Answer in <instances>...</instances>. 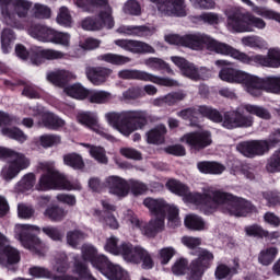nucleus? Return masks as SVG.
<instances>
[{
	"mask_svg": "<svg viewBox=\"0 0 280 280\" xmlns=\"http://www.w3.org/2000/svg\"><path fill=\"white\" fill-rule=\"evenodd\" d=\"M166 187L172 194L182 196L184 202L201 207V211L206 215H210V213H214V211L220 209L226 215L244 218L253 211V203L250 201L221 190L208 189L203 195L189 192V188L176 179H170L166 183Z\"/></svg>",
	"mask_w": 280,
	"mask_h": 280,
	"instance_id": "nucleus-1",
	"label": "nucleus"
},
{
	"mask_svg": "<svg viewBox=\"0 0 280 280\" xmlns=\"http://www.w3.org/2000/svg\"><path fill=\"white\" fill-rule=\"evenodd\" d=\"M219 78L229 84H241L252 97H261L264 91L280 95V77L261 79L255 74L235 68H222Z\"/></svg>",
	"mask_w": 280,
	"mask_h": 280,
	"instance_id": "nucleus-2",
	"label": "nucleus"
},
{
	"mask_svg": "<svg viewBox=\"0 0 280 280\" xmlns=\"http://www.w3.org/2000/svg\"><path fill=\"white\" fill-rule=\"evenodd\" d=\"M75 5L83 12H98V18H85L81 26L88 32H100V30H113L115 27V18H113V8L108 0H74Z\"/></svg>",
	"mask_w": 280,
	"mask_h": 280,
	"instance_id": "nucleus-3",
	"label": "nucleus"
},
{
	"mask_svg": "<svg viewBox=\"0 0 280 280\" xmlns=\"http://www.w3.org/2000/svg\"><path fill=\"white\" fill-rule=\"evenodd\" d=\"M105 119L109 126L118 130L120 135L130 137L135 130H141L148 125V112L145 110H124L120 113L109 112L105 114Z\"/></svg>",
	"mask_w": 280,
	"mask_h": 280,
	"instance_id": "nucleus-4",
	"label": "nucleus"
},
{
	"mask_svg": "<svg viewBox=\"0 0 280 280\" xmlns=\"http://www.w3.org/2000/svg\"><path fill=\"white\" fill-rule=\"evenodd\" d=\"M180 242L186 248H190V255L197 257L190 264V276L188 280H202V276L211 267L213 261V253L205 248H198L202 244V240L194 236H183Z\"/></svg>",
	"mask_w": 280,
	"mask_h": 280,
	"instance_id": "nucleus-5",
	"label": "nucleus"
},
{
	"mask_svg": "<svg viewBox=\"0 0 280 280\" xmlns=\"http://www.w3.org/2000/svg\"><path fill=\"white\" fill-rule=\"evenodd\" d=\"M168 45H180L182 47H189V49H195L199 51L200 49H208V51H214V54H220L224 56V48L226 43L215 40L213 37L203 34H190L180 36L177 34H167L164 37Z\"/></svg>",
	"mask_w": 280,
	"mask_h": 280,
	"instance_id": "nucleus-6",
	"label": "nucleus"
},
{
	"mask_svg": "<svg viewBox=\"0 0 280 280\" xmlns=\"http://www.w3.org/2000/svg\"><path fill=\"white\" fill-rule=\"evenodd\" d=\"M198 113L214 124L222 122L223 128H226L228 130H233L235 128H250L253 124H255V118L242 114V108L226 112L223 117L218 109H213V107L209 106H199Z\"/></svg>",
	"mask_w": 280,
	"mask_h": 280,
	"instance_id": "nucleus-7",
	"label": "nucleus"
},
{
	"mask_svg": "<svg viewBox=\"0 0 280 280\" xmlns=\"http://www.w3.org/2000/svg\"><path fill=\"white\" fill-rule=\"evenodd\" d=\"M223 56H230L243 65H257L259 67H268L269 69H279L280 67L279 48H269L266 56L260 54L249 56L248 54L225 44Z\"/></svg>",
	"mask_w": 280,
	"mask_h": 280,
	"instance_id": "nucleus-8",
	"label": "nucleus"
},
{
	"mask_svg": "<svg viewBox=\"0 0 280 280\" xmlns=\"http://www.w3.org/2000/svg\"><path fill=\"white\" fill-rule=\"evenodd\" d=\"M38 170L44 172L38 182V189H67L68 191H80L82 185L79 182H69L65 175L58 173L54 162H42Z\"/></svg>",
	"mask_w": 280,
	"mask_h": 280,
	"instance_id": "nucleus-9",
	"label": "nucleus"
},
{
	"mask_svg": "<svg viewBox=\"0 0 280 280\" xmlns=\"http://www.w3.org/2000/svg\"><path fill=\"white\" fill-rule=\"evenodd\" d=\"M32 10V1L28 0H0V12L2 23L14 27V30H24L23 22L19 19H27Z\"/></svg>",
	"mask_w": 280,
	"mask_h": 280,
	"instance_id": "nucleus-10",
	"label": "nucleus"
},
{
	"mask_svg": "<svg viewBox=\"0 0 280 280\" xmlns=\"http://www.w3.org/2000/svg\"><path fill=\"white\" fill-rule=\"evenodd\" d=\"M226 16V30L232 34L255 32V27L256 30H266V21L250 12H228Z\"/></svg>",
	"mask_w": 280,
	"mask_h": 280,
	"instance_id": "nucleus-11",
	"label": "nucleus"
},
{
	"mask_svg": "<svg viewBox=\"0 0 280 280\" xmlns=\"http://www.w3.org/2000/svg\"><path fill=\"white\" fill-rule=\"evenodd\" d=\"M0 159H9V162L1 171V176L4 180L16 178L23 170H27L31 165V161L23 153L3 147H0Z\"/></svg>",
	"mask_w": 280,
	"mask_h": 280,
	"instance_id": "nucleus-12",
	"label": "nucleus"
},
{
	"mask_svg": "<svg viewBox=\"0 0 280 280\" xmlns=\"http://www.w3.org/2000/svg\"><path fill=\"white\" fill-rule=\"evenodd\" d=\"M35 233H40V228L30 224H19L15 226V235L22 246L35 255H44L45 244Z\"/></svg>",
	"mask_w": 280,
	"mask_h": 280,
	"instance_id": "nucleus-13",
	"label": "nucleus"
},
{
	"mask_svg": "<svg viewBox=\"0 0 280 280\" xmlns=\"http://www.w3.org/2000/svg\"><path fill=\"white\" fill-rule=\"evenodd\" d=\"M124 215L131 228L141 231L142 235H145V237H156L158 233L165 231V217H155V219H151L150 222L145 223L139 221L132 210H126Z\"/></svg>",
	"mask_w": 280,
	"mask_h": 280,
	"instance_id": "nucleus-14",
	"label": "nucleus"
},
{
	"mask_svg": "<svg viewBox=\"0 0 280 280\" xmlns=\"http://www.w3.org/2000/svg\"><path fill=\"white\" fill-rule=\"evenodd\" d=\"M120 80H140L142 82H152L160 86H178V81L170 78H161L143 70L122 69L118 71Z\"/></svg>",
	"mask_w": 280,
	"mask_h": 280,
	"instance_id": "nucleus-15",
	"label": "nucleus"
},
{
	"mask_svg": "<svg viewBox=\"0 0 280 280\" xmlns=\"http://www.w3.org/2000/svg\"><path fill=\"white\" fill-rule=\"evenodd\" d=\"M156 3L161 16H185L187 14V3L185 0H150Z\"/></svg>",
	"mask_w": 280,
	"mask_h": 280,
	"instance_id": "nucleus-16",
	"label": "nucleus"
},
{
	"mask_svg": "<svg viewBox=\"0 0 280 280\" xmlns=\"http://www.w3.org/2000/svg\"><path fill=\"white\" fill-rule=\"evenodd\" d=\"M104 186L116 198H126L130 194V182L117 175L106 177Z\"/></svg>",
	"mask_w": 280,
	"mask_h": 280,
	"instance_id": "nucleus-17",
	"label": "nucleus"
},
{
	"mask_svg": "<svg viewBox=\"0 0 280 280\" xmlns=\"http://www.w3.org/2000/svg\"><path fill=\"white\" fill-rule=\"evenodd\" d=\"M182 143H186L192 150H203L213 143L211 140V132L209 131H197L186 133L180 138Z\"/></svg>",
	"mask_w": 280,
	"mask_h": 280,
	"instance_id": "nucleus-18",
	"label": "nucleus"
},
{
	"mask_svg": "<svg viewBox=\"0 0 280 280\" xmlns=\"http://www.w3.org/2000/svg\"><path fill=\"white\" fill-rule=\"evenodd\" d=\"M114 45L131 54H154V47L144 42L135 39H116Z\"/></svg>",
	"mask_w": 280,
	"mask_h": 280,
	"instance_id": "nucleus-19",
	"label": "nucleus"
},
{
	"mask_svg": "<svg viewBox=\"0 0 280 280\" xmlns=\"http://www.w3.org/2000/svg\"><path fill=\"white\" fill-rule=\"evenodd\" d=\"M33 115L42 119L38 121L39 126H44V128H48V130H58V128H62L66 124L62 118L46 112L43 107H37Z\"/></svg>",
	"mask_w": 280,
	"mask_h": 280,
	"instance_id": "nucleus-20",
	"label": "nucleus"
},
{
	"mask_svg": "<svg viewBox=\"0 0 280 280\" xmlns=\"http://www.w3.org/2000/svg\"><path fill=\"white\" fill-rule=\"evenodd\" d=\"M77 121L81 124V126H85V128H90L96 135H101V137H106V131L100 126L97 120V113L95 112H79L77 114Z\"/></svg>",
	"mask_w": 280,
	"mask_h": 280,
	"instance_id": "nucleus-21",
	"label": "nucleus"
},
{
	"mask_svg": "<svg viewBox=\"0 0 280 280\" xmlns=\"http://www.w3.org/2000/svg\"><path fill=\"white\" fill-rule=\"evenodd\" d=\"M110 73H113V70L106 67H88L85 69V75L94 86L106 84Z\"/></svg>",
	"mask_w": 280,
	"mask_h": 280,
	"instance_id": "nucleus-22",
	"label": "nucleus"
},
{
	"mask_svg": "<svg viewBox=\"0 0 280 280\" xmlns=\"http://www.w3.org/2000/svg\"><path fill=\"white\" fill-rule=\"evenodd\" d=\"M21 261V252L14 246L4 243L0 248V265L12 266Z\"/></svg>",
	"mask_w": 280,
	"mask_h": 280,
	"instance_id": "nucleus-23",
	"label": "nucleus"
},
{
	"mask_svg": "<svg viewBox=\"0 0 280 280\" xmlns=\"http://www.w3.org/2000/svg\"><path fill=\"white\" fill-rule=\"evenodd\" d=\"M182 75L184 78H188V80H192L194 82H198L200 80H207L211 78V70L205 67H196V65L188 62L187 66L183 69Z\"/></svg>",
	"mask_w": 280,
	"mask_h": 280,
	"instance_id": "nucleus-24",
	"label": "nucleus"
},
{
	"mask_svg": "<svg viewBox=\"0 0 280 280\" xmlns=\"http://www.w3.org/2000/svg\"><path fill=\"white\" fill-rule=\"evenodd\" d=\"M143 253V247L135 246L130 243H122L120 255L125 261L129 264H141V254Z\"/></svg>",
	"mask_w": 280,
	"mask_h": 280,
	"instance_id": "nucleus-25",
	"label": "nucleus"
},
{
	"mask_svg": "<svg viewBox=\"0 0 280 280\" xmlns=\"http://www.w3.org/2000/svg\"><path fill=\"white\" fill-rule=\"evenodd\" d=\"M143 205L150 211L151 215H155V218H165L167 213V201L164 199L148 197L143 200Z\"/></svg>",
	"mask_w": 280,
	"mask_h": 280,
	"instance_id": "nucleus-26",
	"label": "nucleus"
},
{
	"mask_svg": "<svg viewBox=\"0 0 280 280\" xmlns=\"http://www.w3.org/2000/svg\"><path fill=\"white\" fill-rule=\"evenodd\" d=\"M75 74L69 70H56L47 74V80L51 82L55 86L65 89L67 82L75 80Z\"/></svg>",
	"mask_w": 280,
	"mask_h": 280,
	"instance_id": "nucleus-27",
	"label": "nucleus"
},
{
	"mask_svg": "<svg viewBox=\"0 0 280 280\" xmlns=\"http://www.w3.org/2000/svg\"><path fill=\"white\" fill-rule=\"evenodd\" d=\"M28 34L42 43H52L56 30L45 25H34L28 28Z\"/></svg>",
	"mask_w": 280,
	"mask_h": 280,
	"instance_id": "nucleus-28",
	"label": "nucleus"
},
{
	"mask_svg": "<svg viewBox=\"0 0 280 280\" xmlns=\"http://www.w3.org/2000/svg\"><path fill=\"white\" fill-rule=\"evenodd\" d=\"M280 141V130H277L275 133H272L268 140H254V154L255 156H261L262 154H266L268 150H270L271 145H275V143H279Z\"/></svg>",
	"mask_w": 280,
	"mask_h": 280,
	"instance_id": "nucleus-29",
	"label": "nucleus"
},
{
	"mask_svg": "<svg viewBox=\"0 0 280 280\" xmlns=\"http://www.w3.org/2000/svg\"><path fill=\"white\" fill-rule=\"evenodd\" d=\"M165 135H167L165 125H158L147 132V142L153 145H161L165 143Z\"/></svg>",
	"mask_w": 280,
	"mask_h": 280,
	"instance_id": "nucleus-30",
	"label": "nucleus"
},
{
	"mask_svg": "<svg viewBox=\"0 0 280 280\" xmlns=\"http://www.w3.org/2000/svg\"><path fill=\"white\" fill-rule=\"evenodd\" d=\"M187 97V94L183 91L172 92L166 94L165 96L158 97L153 101V106H174V104H178V102H183Z\"/></svg>",
	"mask_w": 280,
	"mask_h": 280,
	"instance_id": "nucleus-31",
	"label": "nucleus"
},
{
	"mask_svg": "<svg viewBox=\"0 0 280 280\" xmlns=\"http://www.w3.org/2000/svg\"><path fill=\"white\" fill-rule=\"evenodd\" d=\"M86 100L91 104H108L113 100V94L104 90H88Z\"/></svg>",
	"mask_w": 280,
	"mask_h": 280,
	"instance_id": "nucleus-32",
	"label": "nucleus"
},
{
	"mask_svg": "<svg viewBox=\"0 0 280 280\" xmlns=\"http://www.w3.org/2000/svg\"><path fill=\"white\" fill-rule=\"evenodd\" d=\"M241 43L243 47H249V49H268V42L264 37L257 35H247L242 37Z\"/></svg>",
	"mask_w": 280,
	"mask_h": 280,
	"instance_id": "nucleus-33",
	"label": "nucleus"
},
{
	"mask_svg": "<svg viewBox=\"0 0 280 280\" xmlns=\"http://www.w3.org/2000/svg\"><path fill=\"white\" fill-rule=\"evenodd\" d=\"M80 145L86 148L90 156L94 159V161H97V163H102L103 165L108 163V156H106V150L103 147L89 143H80Z\"/></svg>",
	"mask_w": 280,
	"mask_h": 280,
	"instance_id": "nucleus-34",
	"label": "nucleus"
},
{
	"mask_svg": "<svg viewBox=\"0 0 280 280\" xmlns=\"http://www.w3.org/2000/svg\"><path fill=\"white\" fill-rule=\"evenodd\" d=\"M97 60L100 62H107L108 65H115L116 67H121L124 65H128V62H131L132 59L130 57H126L118 54L107 52L100 55L97 57Z\"/></svg>",
	"mask_w": 280,
	"mask_h": 280,
	"instance_id": "nucleus-35",
	"label": "nucleus"
},
{
	"mask_svg": "<svg viewBox=\"0 0 280 280\" xmlns=\"http://www.w3.org/2000/svg\"><path fill=\"white\" fill-rule=\"evenodd\" d=\"M116 32L118 34H122L124 36H148L150 34V30L145 26H130V25H121Z\"/></svg>",
	"mask_w": 280,
	"mask_h": 280,
	"instance_id": "nucleus-36",
	"label": "nucleus"
},
{
	"mask_svg": "<svg viewBox=\"0 0 280 280\" xmlns=\"http://www.w3.org/2000/svg\"><path fill=\"white\" fill-rule=\"evenodd\" d=\"M16 40V34L11 28H3L1 32V49L4 54L12 51V44Z\"/></svg>",
	"mask_w": 280,
	"mask_h": 280,
	"instance_id": "nucleus-37",
	"label": "nucleus"
},
{
	"mask_svg": "<svg viewBox=\"0 0 280 280\" xmlns=\"http://www.w3.org/2000/svg\"><path fill=\"white\" fill-rule=\"evenodd\" d=\"M109 280H130V275L126 269L117 264H112L105 273Z\"/></svg>",
	"mask_w": 280,
	"mask_h": 280,
	"instance_id": "nucleus-38",
	"label": "nucleus"
},
{
	"mask_svg": "<svg viewBox=\"0 0 280 280\" xmlns=\"http://www.w3.org/2000/svg\"><path fill=\"white\" fill-rule=\"evenodd\" d=\"M63 93L69 97H73L74 100H86V95L89 90H86L82 84L74 83L72 85H67L63 88Z\"/></svg>",
	"mask_w": 280,
	"mask_h": 280,
	"instance_id": "nucleus-39",
	"label": "nucleus"
},
{
	"mask_svg": "<svg viewBox=\"0 0 280 280\" xmlns=\"http://www.w3.org/2000/svg\"><path fill=\"white\" fill-rule=\"evenodd\" d=\"M67 210L58 206H50L44 211V215L50 222H62L67 218Z\"/></svg>",
	"mask_w": 280,
	"mask_h": 280,
	"instance_id": "nucleus-40",
	"label": "nucleus"
},
{
	"mask_svg": "<svg viewBox=\"0 0 280 280\" xmlns=\"http://www.w3.org/2000/svg\"><path fill=\"white\" fill-rule=\"evenodd\" d=\"M241 113L244 115L243 110H246L249 115H256V117H259L260 119H270V112L266 109L265 107H261L259 105H250V104H245L242 105Z\"/></svg>",
	"mask_w": 280,
	"mask_h": 280,
	"instance_id": "nucleus-41",
	"label": "nucleus"
},
{
	"mask_svg": "<svg viewBox=\"0 0 280 280\" xmlns=\"http://www.w3.org/2000/svg\"><path fill=\"white\" fill-rule=\"evenodd\" d=\"M145 67L149 69H152V71H166L171 73V75H174V70L167 65V62L163 61L160 58L151 57L144 61Z\"/></svg>",
	"mask_w": 280,
	"mask_h": 280,
	"instance_id": "nucleus-42",
	"label": "nucleus"
},
{
	"mask_svg": "<svg viewBox=\"0 0 280 280\" xmlns=\"http://www.w3.org/2000/svg\"><path fill=\"white\" fill-rule=\"evenodd\" d=\"M277 255H279V249L277 247H268L258 254V262L261 266H270L277 259Z\"/></svg>",
	"mask_w": 280,
	"mask_h": 280,
	"instance_id": "nucleus-43",
	"label": "nucleus"
},
{
	"mask_svg": "<svg viewBox=\"0 0 280 280\" xmlns=\"http://www.w3.org/2000/svg\"><path fill=\"white\" fill-rule=\"evenodd\" d=\"M184 224L191 231H205V229H207V223H205V220L196 214L186 215Z\"/></svg>",
	"mask_w": 280,
	"mask_h": 280,
	"instance_id": "nucleus-44",
	"label": "nucleus"
},
{
	"mask_svg": "<svg viewBox=\"0 0 280 280\" xmlns=\"http://www.w3.org/2000/svg\"><path fill=\"white\" fill-rule=\"evenodd\" d=\"M166 213L168 226H171V229H176V226H180V210L178 209V207L167 203Z\"/></svg>",
	"mask_w": 280,
	"mask_h": 280,
	"instance_id": "nucleus-45",
	"label": "nucleus"
},
{
	"mask_svg": "<svg viewBox=\"0 0 280 280\" xmlns=\"http://www.w3.org/2000/svg\"><path fill=\"white\" fill-rule=\"evenodd\" d=\"M1 135H3V137H9V139H14L19 143H25L27 140V135L16 127L2 128Z\"/></svg>",
	"mask_w": 280,
	"mask_h": 280,
	"instance_id": "nucleus-46",
	"label": "nucleus"
},
{
	"mask_svg": "<svg viewBox=\"0 0 280 280\" xmlns=\"http://www.w3.org/2000/svg\"><path fill=\"white\" fill-rule=\"evenodd\" d=\"M252 12H254V14H257V16H262L264 19H269L280 23V13H277L276 11H272L271 9H268L266 7H258L254 3L252 5Z\"/></svg>",
	"mask_w": 280,
	"mask_h": 280,
	"instance_id": "nucleus-47",
	"label": "nucleus"
},
{
	"mask_svg": "<svg viewBox=\"0 0 280 280\" xmlns=\"http://www.w3.org/2000/svg\"><path fill=\"white\" fill-rule=\"evenodd\" d=\"M113 262H110V260H108V257H106L103 254H98L94 260H92V266L93 268H95V270H98V272L101 275H106V272H108V269L110 268Z\"/></svg>",
	"mask_w": 280,
	"mask_h": 280,
	"instance_id": "nucleus-48",
	"label": "nucleus"
},
{
	"mask_svg": "<svg viewBox=\"0 0 280 280\" xmlns=\"http://www.w3.org/2000/svg\"><path fill=\"white\" fill-rule=\"evenodd\" d=\"M63 163L73 170H84V160L82 159V155L78 153H70L65 155Z\"/></svg>",
	"mask_w": 280,
	"mask_h": 280,
	"instance_id": "nucleus-49",
	"label": "nucleus"
},
{
	"mask_svg": "<svg viewBox=\"0 0 280 280\" xmlns=\"http://www.w3.org/2000/svg\"><path fill=\"white\" fill-rule=\"evenodd\" d=\"M66 240L69 246L78 248V246H80V242L86 240V233L80 230H71L67 233Z\"/></svg>",
	"mask_w": 280,
	"mask_h": 280,
	"instance_id": "nucleus-50",
	"label": "nucleus"
},
{
	"mask_svg": "<svg viewBox=\"0 0 280 280\" xmlns=\"http://www.w3.org/2000/svg\"><path fill=\"white\" fill-rule=\"evenodd\" d=\"M94 215L98 218L100 222L104 224V226H108L113 231H117L119 229V220L115 214H107L105 218H102V211L95 210Z\"/></svg>",
	"mask_w": 280,
	"mask_h": 280,
	"instance_id": "nucleus-51",
	"label": "nucleus"
},
{
	"mask_svg": "<svg viewBox=\"0 0 280 280\" xmlns=\"http://www.w3.org/2000/svg\"><path fill=\"white\" fill-rule=\"evenodd\" d=\"M36 52L45 60H62L67 58V54L60 50L37 48Z\"/></svg>",
	"mask_w": 280,
	"mask_h": 280,
	"instance_id": "nucleus-52",
	"label": "nucleus"
},
{
	"mask_svg": "<svg viewBox=\"0 0 280 280\" xmlns=\"http://www.w3.org/2000/svg\"><path fill=\"white\" fill-rule=\"evenodd\" d=\"M56 21L58 25H62L63 27H71L73 24V18H71V12H69L67 7H61L59 9Z\"/></svg>",
	"mask_w": 280,
	"mask_h": 280,
	"instance_id": "nucleus-53",
	"label": "nucleus"
},
{
	"mask_svg": "<svg viewBox=\"0 0 280 280\" xmlns=\"http://www.w3.org/2000/svg\"><path fill=\"white\" fill-rule=\"evenodd\" d=\"M176 255V248L173 246L163 247L158 253V259L162 266H167L172 258Z\"/></svg>",
	"mask_w": 280,
	"mask_h": 280,
	"instance_id": "nucleus-54",
	"label": "nucleus"
},
{
	"mask_svg": "<svg viewBox=\"0 0 280 280\" xmlns=\"http://www.w3.org/2000/svg\"><path fill=\"white\" fill-rule=\"evenodd\" d=\"M145 93L140 86H131L127 91L122 92L121 102H132V100H139L143 97Z\"/></svg>",
	"mask_w": 280,
	"mask_h": 280,
	"instance_id": "nucleus-55",
	"label": "nucleus"
},
{
	"mask_svg": "<svg viewBox=\"0 0 280 280\" xmlns=\"http://www.w3.org/2000/svg\"><path fill=\"white\" fill-rule=\"evenodd\" d=\"M36 185V175L34 173H28L23 176V178L18 183L20 191H30Z\"/></svg>",
	"mask_w": 280,
	"mask_h": 280,
	"instance_id": "nucleus-56",
	"label": "nucleus"
},
{
	"mask_svg": "<svg viewBox=\"0 0 280 280\" xmlns=\"http://www.w3.org/2000/svg\"><path fill=\"white\" fill-rule=\"evenodd\" d=\"M104 249L112 255H120L121 254V245H119V238L117 236H109L106 240Z\"/></svg>",
	"mask_w": 280,
	"mask_h": 280,
	"instance_id": "nucleus-57",
	"label": "nucleus"
},
{
	"mask_svg": "<svg viewBox=\"0 0 280 280\" xmlns=\"http://www.w3.org/2000/svg\"><path fill=\"white\" fill-rule=\"evenodd\" d=\"M60 141H61L60 136H56V135H42L38 138L39 145L46 149L54 148V145H58Z\"/></svg>",
	"mask_w": 280,
	"mask_h": 280,
	"instance_id": "nucleus-58",
	"label": "nucleus"
},
{
	"mask_svg": "<svg viewBox=\"0 0 280 280\" xmlns=\"http://www.w3.org/2000/svg\"><path fill=\"white\" fill-rule=\"evenodd\" d=\"M33 16L35 19H51V9L42 3H35L33 7Z\"/></svg>",
	"mask_w": 280,
	"mask_h": 280,
	"instance_id": "nucleus-59",
	"label": "nucleus"
},
{
	"mask_svg": "<svg viewBox=\"0 0 280 280\" xmlns=\"http://www.w3.org/2000/svg\"><path fill=\"white\" fill-rule=\"evenodd\" d=\"M237 151L243 154V156H247L248 159H253L255 156V143L253 141L241 142L236 147Z\"/></svg>",
	"mask_w": 280,
	"mask_h": 280,
	"instance_id": "nucleus-60",
	"label": "nucleus"
},
{
	"mask_svg": "<svg viewBox=\"0 0 280 280\" xmlns=\"http://www.w3.org/2000/svg\"><path fill=\"white\" fill-rule=\"evenodd\" d=\"M51 43L54 45H61V47H69L71 45V35L69 33L55 31Z\"/></svg>",
	"mask_w": 280,
	"mask_h": 280,
	"instance_id": "nucleus-61",
	"label": "nucleus"
},
{
	"mask_svg": "<svg viewBox=\"0 0 280 280\" xmlns=\"http://www.w3.org/2000/svg\"><path fill=\"white\" fill-rule=\"evenodd\" d=\"M267 171L271 174L280 172V149L276 150L267 163Z\"/></svg>",
	"mask_w": 280,
	"mask_h": 280,
	"instance_id": "nucleus-62",
	"label": "nucleus"
},
{
	"mask_svg": "<svg viewBox=\"0 0 280 280\" xmlns=\"http://www.w3.org/2000/svg\"><path fill=\"white\" fill-rule=\"evenodd\" d=\"M262 198L267 201V207H279L280 205V192L277 190L262 192Z\"/></svg>",
	"mask_w": 280,
	"mask_h": 280,
	"instance_id": "nucleus-63",
	"label": "nucleus"
},
{
	"mask_svg": "<svg viewBox=\"0 0 280 280\" xmlns=\"http://www.w3.org/2000/svg\"><path fill=\"white\" fill-rule=\"evenodd\" d=\"M245 233L252 237H266L268 236V231L260 225H249L245 228Z\"/></svg>",
	"mask_w": 280,
	"mask_h": 280,
	"instance_id": "nucleus-64",
	"label": "nucleus"
}]
</instances>
